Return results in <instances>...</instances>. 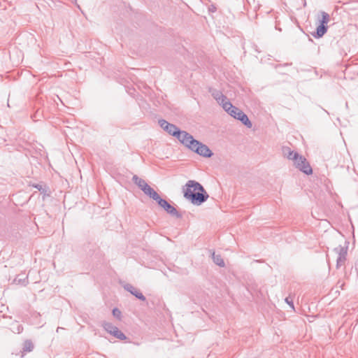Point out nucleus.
I'll list each match as a JSON object with an SVG mask.
<instances>
[{"instance_id":"obj_1","label":"nucleus","mask_w":358,"mask_h":358,"mask_svg":"<svg viewBox=\"0 0 358 358\" xmlns=\"http://www.w3.org/2000/svg\"><path fill=\"white\" fill-rule=\"evenodd\" d=\"M182 189L184 197L196 206L202 204L209 197L203 187L195 180H188Z\"/></svg>"},{"instance_id":"obj_2","label":"nucleus","mask_w":358,"mask_h":358,"mask_svg":"<svg viewBox=\"0 0 358 358\" xmlns=\"http://www.w3.org/2000/svg\"><path fill=\"white\" fill-rule=\"evenodd\" d=\"M190 150L204 157H210L213 153L209 148L201 142L195 140L191 134H188L182 143Z\"/></svg>"},{"instance_id":"obj_3","label":"nucleus","mask_w":358,"mask_h":358,"mask_svg":"<svg viewBox=\"0 0 358 358\" xmlns=\"http://www.w3.org/2000/svg\"><path fill=\"white\" fill-rule=\"evenodd\" d=\"M159 124L165 131L176 137L181 143L189 134L188 132L180 130L175 124H171L165 120H159Z\"/></svg>"},{"instance_id":"obj_4","label":"nucleus","mask_w":358,"mask_h":358,"mask_svg":"<svg viewBox=\"0 0 358 358\" xmlns=\"http://www.w3.org/2000/svg\"><path fill=\"white\" fill-rule=\"evenodd\" d=\"M295 166L303 173L310 175L313 173V169L305 157L299 155L297 159L294 161Z\"/></svg>"},{"instance_id":"obj_5","label":"nucleus","mask_w":358,"mask_h":358,"mask_svg":"<svg viewBox=\"0 0 358 358\" xmlns=\"http://www.w3.org/2000/svg\"><path fill=\"white\" fill-rule=\"evenodd\" d=\"M102 326L107 332L114 336L115 338L122 341L125 340L127 338L126 336L112 323L103 322Z\"/></svg>"},{"instance_id":"obj_6","label":"nucleus","mask_w":358,"mask_h":358,"mask_svg":"<svg viewBox=\"0 0 358 358\" xmlns=\"http://www.w3.org/2000/svg\"><path fill=\"white\" fill-rule=\"evenodd\" d=\"M157 203L164 208L167 213L170 214L172 216H174L177 218H180L182 217L181 214L178 213V211L171 206L167 201L159 197L157 201Z\"/></svg>"},{"instance_id":"obj_7","label":"nucleus","mask_w":358,"mask_h":358,"mask_svg":"<svg viewBox=\"0 0 358 358\" xmlns=\"http://www.w3.org/2000/svg\"><path fill=\"white\" fill-rule=\"evenodd\" d=\"M334 251L338 255L336 259V268H339L345 263L348 249L339 245L338 247L335 248Z\"/></svg>"},{"instance_id":"obj_8","label":"nucleus","mask_w":358,"mask_h":358,"mask_svg":"<svg viewBox=\"0 0 358 358\" xmlns=\"http://www.w3.org/2000/svg\"><path fill=\"white\" fill-rule=\"evenodd\" d=\"M124 288L127 291L129 292L131 294L135 296L137 299L143 301H145V297L143 296V294L131 284H125L124 285Z\"/></svg>"},{"instance_id":"obj_9","label":"nucleus","mask_w":358,"mask_h":358,"mask_svg":"<svg viewBox=\"0 0 358 358\" xmlns=\"http://www.w3.org/2000/svg\"><path fill=\"white\" fill-rule=\"evenodd\" d=\"M234 118L240 120L245 126L248 128H251L252 126V122L248 116L240 109H238Z\"/></svg>"},{"instance_id":"obj_10","label":"nucleus","mask_w":358,"mask_h":358,"mask_svg":"<svg viewBox=\"0 0 358 358\" xmlns=\"http://www.w3.org/2000/svg\"><path fill=\"white\" fill-rule=\"evenodd\" d=\"M239 108L234 106L231 103H225L224 110L231 117H235Z\"/></svg>"},{"instance_id":"obj_11","label":"nucleus","mask_w":358,"mask_h":358,"mask_svg":"<svg viewBox=\"0 0 358 358\" xmlns=\"http://www.w3.org/2000/svg\"><path fill=\"white\" fill-rule=\"evenodd\" d=\"M144 194L154 199L155 201H157L158 199H159V195L157 194V192L154 190L150 185H148L146 187H145V189L143 190Z\"/></svg>"},{"instance_id":"obj_12","label":"nucleus","mask_w":358,"mask_h":358,"mask_svg":"<svg viewBox=\"0 0 358 358\" xmlns=\"http://www.w3.org/2000/svg\"><path fill=\"white\" fill-rule=\"evenodd\" d=\"M133 182L143 191L148 185L142 178H139L136 175H134L132 178Z\"/></svg>"},{"instance_id":"obj_13","label":"nucleus","mask_w":358,"mask_h":358,"mask_svg":"<svg viewBox=\"0 0 358 358\" xmlns=\"http://www.w3.org/2000/svg\"><path fill=\"white\" fill-rule=\"evenodd\" d=\"M283 153L289 159L294 161L299 155L297 152L292 151L289 148H283Z\"/></svg>"},{"instance_id":"obj_14","label":"nucleus","mask_w":358,"mask_h":358,"mask_svg":"<svg viewBox=\"0 0 358 358\" xmlns=\"http://www.w3.org/2000/svg\"><path fill=\"white\" fill-rule=\"evenodd\" d=\"M14 282L17 285L25 286L28 283L27 275L24 274L18 275L14 279Z\"/></svg>"},{"instance_id":"obj_15","label":"nucleus","mask_w":358,"mask_h":358,"mask_svg":"<svg viewBox=\"0 0 358 358\" xmlns=\"http://www.w3.org/2000/svg\"><path fill=\"white\" fill-rule=\"evenodd\" d=\"M211 255L213 262L215 264L220 267H224L225 266L224 262L220 255H216L215 252H213Z\"/></svg>"},{"instance_id":"obj_16","label":"nucleus","mask_w":358,"mask_h":358,"mask_svg":"<svg viewBox=\"0 0 358 358\" xmlns=\"http://www.w3.org/2000/svg\"><path fill=\"white\" fill-rule=\"evenodd\" d=\"M327 31V27L324 24H320L317 27L316 34L317 37L322 36Z\"/></svg>"},{"instance_id":"obj_17","label":"nucleus","mask_w":358,"mask_h":358,"mask_svg":"<svg viewBox=\"0 0 358 358\" xmlns=\"http://www.w3.org/2000/svg\"><path fill=\"white\" fill-rule=\"evenodd\" d=\"M34 349V345L31 341H26L24 343L23 350L25 352H31Z\"/></svg>"},{"instance_id":"obj_18","label":"nucleus","mask_w":358,"mask_h":358,"mask_svg":"<svg viewBox=\"0 0 358 358\" xmlns=\"http://www.w3.org/2000/svg\"><path fill=\"white\" fill-rule=\"evenodd\" d=\"M321 14H322V20H320V24L325 25L329 21V15L328 13H327L325 12H322Z\"/></svg>"},{"instance_id":"obj_19","label":"nucleus","mask_w":358,"mask_h":358,"mask_svg":"<svg viewBox=\"0 0 358 358\" xmlns=\"http://www.w3.org/2000/svg\"><path fill=\"white\" fill-rule=\"evenodd\" d=\"M217 102L222 106V108L224 109V104H225V103H231L228 98L222 94V97H219V99H216Z\"/></svg>"},{"instance_id":"obj_20","label":"nucleus","mask_w":358,"mask_h":358,"mask_svg":"<svg viewBox=\"0 0 358 358\" xmlns=\"http://www.w3.org/2000/svg\"><path fill=\"white\" fill-rule=\"evenodd\" d=\"M14 325H15V327L11 328V331L13 333L20 334L23 330L22 326L20 324H18L17 323H15Z\"/></svg>"},{"instance_id":"obj_21","label":"nucleus","mask_w":358,"mask_h":358,"mask_svg":"<svg viewBox=\"0 0 358 358\" xmlns=\"http://www.w3.org/2000/svg\"><path fill=\"white\" fill-rule=\"evenodd\" d=\"M212 96L216 100L219 99V97H222V93L217 90H210Z\"/></svg>"},{"instance_id":"obj_22","label":"nucleus","mask_w":358,"mask_h":358,"mask_svg":"<svg viewBox=\"0 0 358 358\" xmlns=\"http://www.w3.org/2000/svg\"><path fill=\"white\" fill-rule=\"evenodd\" d=\"M113 315L114 317L120 319L121 316V312L119 309L115 308L113 310Z\"/></svg>"},{"instance_id":"obj_23","label":"nucleus","mask_w":358,"mask_h":358,"mask_svg":"<svg viewBox=\"0 0 358 358\" xmlns=\"http://www.w3.org/2000/svg\"><path fill=\"white\" fill-rule=\"evenodd\" d=\"M285 302L294 309V303L292 299L289 296L285 299Z\"/></svg>"},{"instance_id":"obj_24","label":"nucleus","mask_w":358,"mask_h":358,"mask_svg":"<svg viewBox=\"0 0 358 358\" xmlns=\"http://www.w3.org/2000/svg\"><path fill=\"white\" fill-rule=\"evenodd\" d=\"M35 188L38 189L39 191H44V189L43 188L42 185L40 184H36L33 185Z\"/></svg>"}]
</instances>
